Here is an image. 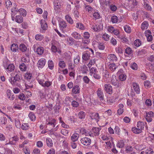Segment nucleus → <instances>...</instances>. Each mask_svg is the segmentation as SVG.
<instances>
[{"label": "nucleus", "instance_id": "1", "mask_svg": "<svg viewBox=\"0 0 154 154\" xmlns=\"http://www.w3.org/2000/svg\"><path fill=\"white\" fill-rule=\"evenodd\" d=\"M56 120L54 119L48 118L46 120V128L50 131L53 129L56 125Z\"/></svg>", "mask_w": 154, "mask_h": 154}, {"label": "nucleus", "instance_id": "2", "mask_svg": "<svg viewBox=\"0 0 154 154\" xmlns=\"http://www.w3.org/2000/svg\"><path fill=\"white\" fill-rule=\"evenodd\" d=\"M9 81L13 85L19 86V82L20 81V76L17 74L14 77H9Z\"/></svg>", "mask_w": 154, "mask_h": 154}, {"label": "nucleus", "instance_id": "3", "mask_svg": "<svg viewBox=\"0 0 154 154\" xmlns=\"http://www.w3.org/2000/svg\"><path fill=\"white\" fill-rule=\"evenodd\" d=\"M37 79L39 83L43 87L48 88L52 85V82L48 80L45 81L44 79H39V78Z\"/></svg>", "mask_w": 154, "mask_h": 154}, {"label": "nucleus", "instance_id": "4", "mask_svg": "<svg viewBox=\"0 0 154 154\" xmlns=\"http://www.w3.org/2000/svg\"><path fill=\"white\" fill-rule=\"evenodd\" d=\"M81 143L85 146H89L91 143V140L90 138L87 137L82 138L80 140Z\"/></svg>", "mask_w": 154, "mask_h": 154}, {"label": "nucleus", "instance_id": "5", "mask_svg": "<svg viewBox=\"0 0 154 154\" xmlns=\"http://www.w3.org/2000/svg\"><path fill=\"white\" fill-rule=\"evenodd\" d=\"M111 84L114 86L115 88H118L121 87V82H118L117 80L116 79V76L112 78L111 80Z\"/></svg>", "mask_w": 154, "mask_h": 154}, {"label": "nucleus", "instance_id": "6", "mask_svg": "<svg viewBox=\"0 0 154 154\" xmlns=\"http://www.w3.org/2000/svg\"><path fill=\"white\" fill-rule=\"evenodd\" d=\"M77 132L82 135H85V136H90L91 137L93 136L92 133L91 132H88L86 130L83 128H79L77 129Z\"/></svg>", "mask_w": 154, "mask_h": 154}, {"label": "nucleus", "instance_id": "7", "mask_svg": "<svg viewBox=\"0 0 154 154\" xmlns=\"http://www.w3.org/2000/svg\"><path fill=\"white\" fill-rule=\"evenodd\" d=\"M117 74L119 75V80L121 81H124L126 79V75L124 72L123 70L120 69L118 71Z\"/></svg>", "mask_w": 154, "mask_h": 154}, {"label": "nucleus", "instance_id": "8", "mask_svg": "<svg viewBox=\"0 0 154 154\" xmlns=\"http://www.w3.org/2000/svg\"><path fill=\"white\" fill-rule=\"evenodd\" d=\"M145 118L148 122H150L152 120V118L154 117V113L152 111L146 112L145 115Z\"/></svg>", "mask_w": 154, "mask_h": 154}, {"label": "nucleus", "instance_id": "9", "mask_svg": "<svg viewBox=\"0 0 154 154\" xmlns=\"http://www.w3.org/2000/svg\"><path fill=\"white\" fill-rule=\"evenodd\" d=\"M104 90L106 93L109 94H111L112 92V87L110 84H108L104 85Z\"/></svg>", "mask_w": 154, "mask_h": 154}, {"label": "nucleus", "instance_id": "10", "mask_svg": "<svg viewBox=\"0 0 154 154\" xmlns=\"http://www.w3.org/2000/svg\"><path fill=\"white\" fill-rule=\"evenodd\" d=\"M19 140V137L17 136H14L9 139V144L11 145H15Z\"/></svg>", "mask_w": 154, "mask_h": 154}, {"label": "nucleus", "instance_id": "11", "mask_svg": "<svg viewBox=\"0 0 154 154\" xmlns=\"http://www.w3.org/2000/svg\"><path fill=\"white\" fill-rule=\"evenodd\" d=\"M97 93L100 100V101L103 100H104V94L102 89L100 88H99L97 91Z\"/></svg>", "mask_w": 154, "mask_h": 154}, {"label": "nucleus", "instance_id": "12", "mask_svg": "<svg viewBox=\"0 0 154 154\" xmlns=\"http://www.w3.org/2000/svg\"><path fill=\"white\" fill-rule=\"evenodd\" d=\"M46 60L43 58L39 60L37 63L38 67L39 68H42L45 65L46 63Z\"/></svg>", "mask_w": 154, "mask_h": 154}, {"label": "nucleus", "instance_id": "13", "mask_svg": "<svg viewBox=\"0 0 154 154\" xmlns=\"http://www.w3.org/2000/svg\"><path fill=\"white\" fill-rule=\"evenodd\" d=\"M101 130L100 128L93 127L91 130V133L94 134V136H98L100 134V131Z\"/></svg>", "mask_w": 154, "mask_h": 154}, {"label": "nucleus", "instance_id": "14", "mask_svg": "<svg viewBox=\"0 0 154 154\" xmlns=\"http://www.w3.org/2000/svg\"><path fill=\"white\" fill-rule=\"evenodd\" d=\"M146 36L147 37V40L148 42H151L152 40L153 37L151 34V32L148 30L145 32Z\"/></svg>", "mask_w": 154, "mask_h": 154}, {"label": "nucleus", "instance_id": "15", "mask_svg": "<svg viewBox=\"0 0 154 154\" xmlns=\"http://www.w3.org/2000/svg\"><path fill=\"white\" fill-rule=\"evenodd\" d=\"M132 86L135 91L137 94H139L140 92V90L138 84L136 83H133Z\"/></svg>", "mask_w": 154, "mask_h": 154}, {"label": "nucleus", "instance_id": "16", "mask_svg": "<svg viewBox=\"0 0 154 154\" xmlns=\"http://www.w3.org/2000/svg\"><path fill=\"white\" fill-rule=\"evenodd\" d=\"M92 119H95L97 121L99 120L100 119V117L99 116V114L97 113H91L89 116Z\"/></svg>", "mask_w": 154, "mask_h": 154}, {"label": "nucleus", "instance_id": "17", "mask_svg": "<svg viewBox=\"0 0 154 154\" xmlns=\"http://www.w3.org/2000/svg\"><path fill=\"white\" fill-rule=\"evenodd\" d=\"M108 58L109 60L114 62L116 61L117 59L116 55L113 54H109L108 57Z\"/></svg>", "mask_w": 154, "mask_h": 154}, {"label": "nucleus", "instance_id": "18", "mask_svg": "<svg viewBox=\"0 0 154 154\" xmlns=\"http://www.w3.org/2000/svg\"><path fill=\"white\" fill-rule=\"evenodd\" d=\"M72 92L75 94H79L80 92V88L78 85L74 86L72 88Z\"/></svg>", "mask_w": 154, "mask_h": 154}, {"label": "nucleus", "instance_id": "19", "mask_svg": "<svg viewBox=\"0 0 154 154\" xmlns=\"http://www.w3.org/2000/svg\"><path fill=\"white\" fill-rule=\"evenodd\" d=\"M79 137V134L77 133L73 134L71 137V140L72 141H76Z\"/></svg>", "mask_w": 154, "mask_h": 154}, {"label": "nucleus", "instance_id": "20", "mask_svg": "<svg viewBox=\"0 0 154 154\" xmlns=\"http://www.w3.org/2000/svg\"><path fill=\"white\" fill-rule=\"evenodd\" d=\"M18 9L17 8L15 7L13 8L11 10V18L13 20H14V16L15 15L19 12Z\"/></svg>", "mask_w": 154, "mask_h": 154}, {"label": "nucleus", "instance_id": "21", "mask_svg": "<svg viewBox=\"0 0 154 154\" xmlns=\"http://www.w3.org/2000/svg\"><path fill=\"white\" fill-rule=\"evenodd\" d=\"M15 69V66L12 64H9L8 66L5 69L6 71L8 72H11L13 71Z\"/></svg>", "mask_w": 154, "mask_h": 154}, {"label": "nucleus", "instance_id": "22", "mask_svg": "<svg viewBox=\"0 0 154 154\" xmlns=\"http://www.w3.org/2000/svg\"><path fill=\"white\" fill-rule=\"evenodd\" d=\"M40 24L43 30H46L48 28V26L44 20H42L40 21Z\"/></svg>", "mask_w": 154, "mask_h": 154}, {"label": "nucleus", "instance_id": "23", "mask_svg": "<svg viewBox=\"0 0 154 154\" xmlns=\"http://www.w3.org/2000/svg\"><path fill=\"white\" fill-rule=\"evenodd\" d=\"M133 150V147L130 146H127L125 147V152L126 153H129L132 152Z\"/></svg>", "mask_w": 154, "mask_h": 154}, {"label": "nucleus", "instance_id": "24", "mask_svg": "<svg viewBox=\"0 0 154 154\" xmlns=\"http://www.w3.org/2000/svg\"><path fill=\"white\" fill-rule=\"evenodd\" d=\"M18 46L16 44H13L11 45V50L14 52H16L18 50Z\"/></svg>", "mask_w": 154, "mask_h": 154}, {"label": "nucleus", "instance_id": "25", "mask_svg": "<svg viewBox=\"0 0 154 154\" xmlns=\"http://www.w3.org/2000/svg\"><path fill=\"white\" fill-rule=\"evenodd\" d=\"M149 26L148 23L147 21H144L141 24V28L143 30L146 29Z\"/></svg>", "mask_w": 154, "mask_h": 154}, {"label": "nucleus", "instance_id": "26", "mask_svg": "<svg viewBox=\"0 0 154 154\" xmlns=\"http://www.w3.org/2000/svg\"><path fill=\"white\" fill-rule=\"evenodd\" d=\"M65 19L69 23L71 24L73 23V20L69 14H67L65 16Z\"/></svg>", "mask_w": 154, "mask_h": 154}, {"label": "nucleus", "instance_id": "27", "mask_svg": "<svg viewBox=\"0 0 154 154\" xmlns=\"http://www.w3.org/2000/svg\"><path fill=\"white\" fill-rule=\"evenodd\" d=\"M46 143L47 146L49 147H51L53 145V143L52 140L50 138H46Z\"/></svg>", "mask_w": 154, "mask_h": 154}, {"label": "nucleus", "instance_id": "28", "mask_svg": "<svg viewBox=\"0 0 154 154\" xmlns=\"http://www.w3.org/2000/svg\"><path fill=\"white\" fill-rule=\"evenodd\" d=\"M86 116L85 113L83 111H80L78 114L79 118L80 119H84Z\"/></svg>", "mask_w": 154, "mask_h": 154}, {"label": "nucleus", "instance_id": "29", "mask_svg": "<svg viewBox=\"0 0 154 154\" xmlns=\"http://www.w3.org/2000/svg\"><path fill=\"white\" fill-rule=\"evenodd\" d=\"M59 26L62 29H64L67 26V24L66 22L64 21H60L59 23Z\"/></svg>", "mask_w": 154, "mask_h": 154}, {"label": "nucleus", "instance_id": "30", "mask_svg": "<svg viewBox=\"0 0 154 154\" xmlns=\"http://www.w3.org/2000/svg\"><path fill=\"white\" fill-rule=\"evenodd\" d=\"M19 49L22 52H25L27 50V47L23 44H21L19 46Z\"/></svg>", "mask_w": 154, "mask_h": 154}, {"label": "nucleus", "instance_id": "31", "mask_svg": "<svg viewBox=\"0 0 154 154\" xmlns=\"http://www.w3.org/2000/svg\"><path fill=\"white\" fill-rule=\"evenodd\" d=\"M90 57V54L89 53H83L82 58L85 60L87 61L88 60Z\"/></svg>", "mask_w": 154, "mask_h": 154}, {"label": "nucleus", "instance_id": "32", "mask_svg": "<svg viewBox=\"0 0 154 154\" xmlns=\"http://www.w3.org/2000/svg\"><path fill=\"white\" fill-rule=\"evenodd\" d=\"M54 10L55 11H58V9L60 8L61 5L59 2H54Z\"/></svg>", "mask_w": 154, "mask_h": 154}, {"label": "nucleus", "instance_id": "33", "mask_svg": "<svg viewBox=\"0 0 154 154\" xmlns=\"http://www.w3.org/2000/svg\"><path fill=\"white\" fill-rule=\"evenodd\" d=\"M112 33L114 34L115 35L117 36V37L121 38H122V36L120 34V32L118 29H115Z\"/></svg>", "mask_w": 154, "mask_h": 154}, {"label": "nucleus", "instance_id": "34", "mask_svg": "<svg viewBox=\"0 0 154 154\" xmlns=\"http://www.w3.org/2000/svg\"><path fill=\"white\" fill-rule=\"evenodd\" d=\"M72 35L73 37L77 39H79L81 38L80 34L76 32H73L72 34Z\"/></svg>", "mask_w": 154, "mask_h": 154}, {"label": "nucleus", "instance_id": "35", "mask_svg": "<svg viewBox=\"0 0 154 154\" xmlns=\"http://www.w3.org/2000/svg\"><path fill=\"white\" fill-rule=\"evenodd\" d=\"M144 122L140 121L137 122V128L140 129L141 131L144 128Z\"/></svg>", "mask_w": 154, "mask_h": 154}, {"label": "nucleus", "instance_id": "36", "mask_svg": "<svg viewBox=\"0 0 154 154\" xmlns=\"http://www.w3.org/2000/svg\"><path fill=\"white\" fill-rule=\"evenodd\" d=\"M117 67L116 65L114 63H111L108 66L109 69L112 71H114Z\"/></svg>", "mask_w": 154, "mask_h": 154}, {"label": "nucleus", "instance_id": "37", "mask_svg": "<svg viewBox=\"0 0 154 154\" xmlns=\"http://www.w3.org/2000/svg\"><path fill=\"white\" fill-rule=\"evenodd\" d=\"M80 70L82 73L84 74L86 73L88 71V67L85 65L81 66Z\"/></svg>", "mask_w": 154, "mask_h": 154}, {"label": "nucleus", "instance_id": "38", "mask_svg": "<svg viewBox=\"0 0 154 154\" xmlns=\"http://www.w3.org/2000/svg\"><path fill=\"white\" fill-rule=\"evenodd\" d=\"M28 116L32 121H34L35 120V116L33 112H30Z\"/></svg>", "mask_w": 154, "mask_h": 154}, {"label": "nucleus", "instance_id": "39", "mask_svg": "<svg viewBox=\"0 0 154 154\" xmlns=\"http://www.w3.org/2000/svg\"><path fill=\"white\" fill-rule=\"evenodd\" d=\"M23 17L20 15H17L15 18L16 21L19 23H20L23 21Z\"/></svg>", "mask_w": 154, "mask_h": 154}, {"label": "nucleus", "instance_id": "40", "mask_svg": "<svg viewBox=\"0 0 154 154\" xmlns=\"http://www.w3.org/2000/svg\"><path fill=\"white\" fill-rule=\"evenodd\" d=\"M44 51L43 48L42 47H39L37 48L36 52L38 54L41 55L43 53Z\"/></svg>", "mask_w": 154, "mask_h": 154}, {"label": "nucleus", "instance_id": "41", "mask_svg": "<svg viewBox=\"0 0 154 154\" xmlns=\"http://www.w3.org/2000/svg\"><path fill=\"white\" fill-rule=\"evenodd\" d=\"M124 142L122 140L119 141L116 144L117 147L119 148H122L124 147Z\"/></svg>", "mask_w": 154, "mask_h": 154}, {"label": "nucleus", "instance_id": "42", "mask_svg": "<svg viewBox=\"0 0 154 154\" xmlns=\"http://www.w3.org/2000/svg\"><path fill=\"white\" fill-rule=\"evenodd\" d=\"M132 131L135 134H139L141 132V130L138 128L133 127L132 128Z\"/></svg>", "mask_w": 154, "mask_h": 154}, {"label": "nucleus", "instance_id": "43", "mask_svg": "<svg viewBox=\"0 0 154 154\" xmlns=\"http://www.w3.org/2000/svg\"><path fill=\"white\" fill-rule=\"evenodd\" d=\"M44 38V36L40 34H36L35 36V39L38 41H41Z\"/></svg>", "mask_w": 154, "mask_h": 154}, {"label": "nucleus", "instance_id": "44", "mask_svg": "<svg viewBox=\"0 0 154 154\" xmlns=\"http://www.w3.org/2000/svg\"><path fill=\"white\" fill-rule=\"evenodd\" d=\"M91 28L95 32H98L100 28L98 25H92L91 26Z\"/></svg>", "mask_w": 154, "mask_h": 154}, {"label": "nucleus", "instance_id": "45", "mask_svg": "<svg viewBox=\"0 0 154 154\" xmlns=\"http://www.w3.org/2000/svg\"><path fill=\"white\" fill-rule=\"evenodd\" d=\"M59 66L62 69L64 68L66 66V63L64 61L60 60L59 62Z\"/></svg>", "mask_w": 154, "mask_h": 154}, {"label": "nucleus", "instance_id": "46", "mask_svg": "<svg viewBox=\"0 0 154 154\" xmlns=\"http://www.w3.org/2000/svg\"><path fill=\"white\" fill-rule=\"evenodd\" d=\"M48 67L51 69H52L54 68V65L53 61L51 60L48 61Z\"/></svg>", "mask_w": 154, "mask_h": 154}, {"label": "nucleus", "instance_id": "47", "mask_svg": "<svg viewBox=\"0 0 154 154\" xmlns=\"http://www.w3.org/2000/svg\"><path fill=\"white\" fill-rule=\"evenodd\" d=\"M20 14L25 16L26 14V12L25 10L23 8H20L18 10Z\"/></svg>", "mask_w": 154, "mask_h": 154}, {"label": "nucleus", "instance_id": "48", "mask_svg": "<svg viewBox=\"0 0 154 154\" xmlns=\"http://www.w3.org/2000/svg\"><path fill=\"white\" fill-rule=\"evenodd\" d=\"M76 28L81 30H84L85 28L84 25L81 23H76Z\"/></svg>", "mask_w": 154, "mask_h": 154}, {"label": "nucleus", "instance_id": "49", "mask_svg": "<svg viewBox=\"0 0 154 154\" xmlns=\"http://www.w3.org/2000/svg\"><path fill=\"white\" fill-rule=\"evenodd\" d=\"M29 128V126L28 123H24L22 124L21 126V129L24 130L28 129Z\"/></svg>", "mask_w": 154, "mask_h": 154}, {"label": "nucleus", "instance_id": "50", "mask_svg": "<svg viewBox=\"0 0 154 154\" xmlns=\"http://www.w3.org/2000/svg\"><path fill=\"white\" fill-rule=\"evenodd\" d=\"M133 52V50L131 48L128 47L125 50V53L127 54L130 55L132 54Z\"/></svg>", "mask_w": 154, "mask_h": 154}, {"label": "nucleus", "instance_id": "51", "mask_svg": "<svg viewBox=\"0 0 154 154\" xmlns=\"http://www.w3.org/2000/svg\"><path fill=\"white\" fill-rule=\"evenodd\" d=\"M19 67L20 70L23 71H26L27 68L26 66L24 63L21 64Z\"/></svg>", "mask_w": 154, "mask_h": 154}, {"label": "nucleus", "instance_id": "52", "mask_svg": "<svg viewBox=\"0 0 154 154\" xmlns=\"http://www.w3.org/2000/svg\"><path fill=\"white\" fill-rule=\"evenodd\" d=\"M98 47L100 50H104L105 48L104 44L103 43H98Z\"/></svg>", "mask_w": 154, "mask_h": 154}, {"label": "nucleus", "instance_id": "53", "mask_svg": "<svg viewBox=\"0 0 154 154\" xmlns=\"http://www.w3.org/2000/svg\"><path fill=\"white\" fill-rule=\"evenodd\" d=\"M7 122V119L6 117H1L0 119V124H5Z\"/></svg>", "mask_w": 154, "mask_h": 154}, {"label": "nucleus", "instance_id": "54", "mask_svg": "<svg viewBox=\"0 0 154 154\" xmlns=\"http://www.w3.org/2000/svg\"><path fill=\"white\" fill-rule=\"evenodd\" d=\"M125 31L128 33H130L131 31V29L130 26L128 25H126L124 27Z\"/></svg>", "mask_w": 154, "mask_h": 154}, {"label": "nucleus", "instance_id": "55", "mask_svg": "<svg viewBox=\"0 0 154 154\" xmlns=\"http://www.w3.org/2000/svg\"><path fill=\"white\" fill-rule=\"evenodd\" d=\"M111 21L112 23H116L118 20V17L116 16H112L111 18Z\"/></svg>", "mask_w": 154, "mask_h": 154}, {"label": "nucleus", "instance_id": "56", "mask_svg": "<svg viewBox=\"0 0 154 154\" xmlns=\"http://www.w3.org/2000/svg\"><path fill=\"white\" fill-rule=\"evenodd\" d=\"M131 68L133 70H136L138 69V65L135 63H133L131 64Z\"/></svg>", "mask_w": 154, "mask_h": 154}, {"label": "nucleus", "instance_id": "57", "mask_svg": "<svg viewBox=\"0 0 154 154\" xmlns=\"http://www.w3.org/2000/svg\"><path fill=\"white\" fill-rule=\"evenodd\" d=\"M83 82L86 84H89L91 81L90 79L87 76H84L83 78Z\"/></svg>", "mask_w": 154, "mask_h": 154}, {"label": "nucleus", "instance_id": "58", "mask_svg": "<svg viewBox=\"0 0 154 154\" xmlns=\"http://www.w3.org/2000/svg\"><path fill=\"white\" fill-rule=\"evenodd\" d=\"M85 9L86 11H88L89 13H91L93 9V8L90 5H86L85 7Z\"/></svg>", "mask_w": 154, "mask_h": 154}, {"label": "nucleus", "instance_id": "59", "mask_svg": "<svg viewBox=\"0 0 154 154\" xmlns=\"http://www.w3.org/2000/svg\"><path fill=\"white\" fill-rule=\"evenodd\" d=\"M5 4L8 9H9L12 5V2L9 0H7L6 1Z\"/></svg>", "mask_w": 154, "mask_h": 154}, {"label": "nucleus", "instance_id": "60", "mask_svg": "<svg viewBox=\"0 0 154 154\" xmlns=\"http://www.w3.org/2000/svg\"><path fill=\"white\" fill-rule=\"evenodd\" d=\"M38 92L41 98L43 99L44 98H45V94L43 92H42V90H38Z\"/></svg>", "mask_w": 154, "mask_h": 154}, {"label": "nucleus", "instance_id": "61", "mask_svg": "<svg viewBox=\"0 0 154 154\" xmlns=\"http://www.w3.org/2000/svg\"><path fill=\"white\" fill-rule=\"evenodd\" d=\"M110 36L106 33L104 34L102 36L103 38L105 40L107 41L109 39Z\"/></svg>", "mask_w": 154, "mask_h": 154}, {"label": "nucleus", "instance_id": "62", "mask_svg": "<svg viewBox=\"0 0 154 154\" xmlns=\"http://www.w3.org/2000/svg\"><path fill=\"white\" fill-rule=\"evenodd\" d=\"M93 16L96 19H98L100 18V15L98 12H95L94 13Z\"/></svg>", "mask_w": 154, "mask_h": 154}, {"label": "nucleus", "instance_id": "63", "mask_svg": "<svg viewBox=\"0 0 154 154\" xmlns=\"http://www.w3.org/2000/svg\"><path fill=\"white\" fill-rule=\"evenodd\" d=\"M144 85L146 88H149L151 87L150 82L148 81H146L144 82Z\"/></svg>", "mask_w": 154, "mask_h": 154}, {"label": "nucleus", "instance_id": "64", "mask_svg": "<svg viewBox=\"0 0 154 154\" xmlns=\"http://www.w3.org/2000/svg\"><path fill=\"white\" fill-rule=\"evenodd\" d=\"M116 51L118 54H122L123 53V50L120 47H119L116 48Z\"/></svg>", "mask_w": 154, "mask_h": 154}]
</instances>
